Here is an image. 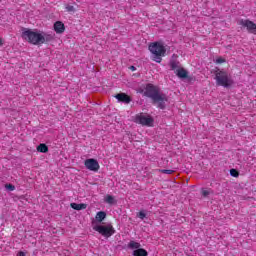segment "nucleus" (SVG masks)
<instances>
[{"label":"nucleus","mask_w":256,"mask_h":256,"mask_svg":"<svg viewBox=\"0 0 256 256\" xmlns=\"http://www.w3.org/2000/svg\"><path fill=\"white\" fill-rule=\"evenodd\" d=\"M146 97L152 99L154 104H158L159 109H165V103H167V95L159 92V87L153 84H147L145 90Z\"/></svg>","instance_id":"f257e3e1"},{"label":"nucleus","mask_w":256,"mask_h":256,"mask_svg":"<svg viewBox=\"0 0 256 256\" xmlns=\"http://www.w3.org/2000/svg\"><path fill=\"white\" fill-rule=\"evenodd\" d=\"M148 49L153 55L152 61H155L156 63H161V61H163V58L161 57H165V53H167V49L161 42L151 43Z\"/></svg>","instance_id":"f03ea898"},{"label":"nucleus","mask_w":256,"mask_h":256,"mask_svg":"<svg viewBox=\"0 0 256 256\" xmlns=\"http://www.w3.org/2000/svg\"><path fill=\"white\" fill-rule=\"evenodd\" d=\"M214 75V79L218 87H225L227 89L231 87V85H233V79L231 78V76H229V73H227L226 71L216 68Z\"/></svg>","instance_id":"7ed1b4c3"},{"label":"nucleus","mask_w":256,"mask_h":256,"mask_svg":"<svg viewBox=\"0 0 256 256\" xmlns=\"http://www.w3.org/2000/svg\"><path fill=\"white\" fill-rule=\"evenodd\" d=\"M41 36V33L30 29H26L22 32V38H24L25 41H28V43H31V45H41Z\"/></svg>","instance_id":"20e7f679"},{"label":"nucleus","mask_w":256,"mask_h":256,"mask_svg":"<svg viewBox=\"0 0 256 256\" xmlns=\"http://www.w3.org/2000/svg\"><path fill=\"white\" fill-rule=\"evenodd\" d=\"M93 230L97 231V233H99L100 235H102V237H105L106 239H109V237L115 235V228L111 224L107 226L96 225L93 226Z\"/></svg>","instance_id":"39448f33"},{"label":"nucleus","mask_w":256,"mask_h":256,"mask_svg":"<svg viewBox=\"0 0 256 256\" xmlns=\"http://www.w3.org/2000/svg\"><path fill=\"white\" fill-rule=\"evenodd\" d=\"M135 123H139V125L146 127H151L153 125V118L143 114H137L135 117Z\"/></svg>","instance_id":"423d86ee"},{"label":"nucleus","mask_w":256,"mask_h":256,"mask_svg":"<svg viewBox=\"0 0 256 256\" xmlns=\"http://www.w3.org/2000/svg\"><path fill=\"white\" fill-rule=\"evenodd\" d=\"M238 25H241L242 27H246L247 31H249V33H252L253 35H256V24L255 22L251 21V20H239L238 21Z\"/></svg>","instance_id":"0eeeda50"},{"label":"nucleus","mask_w":256,"mask_h":256,"mask_svg":"<svg viewBox=\"0 0 256 256\" xmlns=\"http://www.w3.org/2000/svg\"><path fill=\"white\" fill-rule=\"evenodd\" d=\"M84 165H85L86 169H88L89 171H94V172L99 171V168H100L99 162L93 158L85 160Z\"/></svg>","instance_id":"6e6552de"},{"label":"nucleus","mask_w":256,"mask_h":256,"mask_svg":"<svg viewBox=\"0 0 256 256\" xmlns=\"http://www.w3.org/2000/svg\"><path fill=\"white\" fill-rule=\"evenodd\" d=\"M115 99H117L120 103H125L126 105H129V103H131V96L127 95L126 93L116 94Z\"/></svg>","instance_id":"1a4fd4ad"},{"label":"nucleus","mask_w":256,"mask_h":256,"mask_svg":"<svg viewBox=\"0 0 256 256\" xmlns=\"http://www.w3.org/2000/svg\"><path fill=\"white\" fill-rule=\"evenodd\" d=\"M53 27L55 33H57L58 35H61V33H65V24H63V22L56 21Z\"/></svg>","instance_id":"9d476101"},{"label":"nucleus","mask_w":256,"mask_h":256,"mask_svg":"<svg viewBox=\"0 0 256 256\" xmlns=\"http://www.w3.org/2000/svg\"><path fill=\"white\" fill-rule=\"evenodd\" d=\"M41 38H42L41 45H43L45 43H50V41H53L55 39V34L44 33V34H42Z\"/></svg>","instance_id":"9b49d317"},{"label":"nucleus","mask_w":256,"mask_h":256,"mask_svg":"<svg viewBox=\"0 0 256 256\" xmlns=\"http://www.w3.org/2000/svg\"><path fill=\"white\" fill-rule=\"evenodd\" d=\"M174 73L179 79H187V77H189V72H187L185 68H178Z\"/></svg>","instance_id":"f8f14e48"},{"label":"nucleus","mask_w":256,"mask_h":256,"mask_svg":"<svg viewBox=\"0 0 256 256\" xmlns=\"http://www.w3.org/2000/svg\"><path fill=\"white\" fill-rule=\"evenodd\" d=\"M70 207L72 209H74L75 211H83V209H87V204H85V203H81V204L71 203Z\"/></svg>","instance_id":"ddd939ff"},{"label":"nucleus","mask_w":256,"mask_h":256,"mask_svg":"<svg viewBox=\"0 0 256 256\" xmlns=\"http://www.w3.org/2000/svg\"><path fill=\"white\" fill-rule=\"evenodd\" d=\"M107 217V213L104 211L97 212L95 219L98 221V223H103L105 221V218Z\"/></svg>","instance_id":"4468645a"},{"label":"nucleus","mask_w":256,"mask_h":256,"mask_svg":"<svg viewBox=\"0 0 256 256\" xmlns=\"http://www.w3.org/2000/svg\"><path fill=\"white\" fill-rule=\"evenodd\" d=\"M133 255L134 256H147L148 253H147V250H145L143 248H139V249L133 251Z\"/></svg>","instance_id":"2eb2a0df"},{"label":"nucleus","mask_w":256,"mask_h":256,"mask_svg":"<svg viewBox=\"0 0 256 256\" xmlns=\"http://www.w3.org/2000/svg\"><path fill=\"white\" fill-rule=\"evenodd\" d=\"M37 151L39 153H48L49 147H47L46 144H40V145L37 146Z\"/></svg>","instance_id":"dca6fc26"},{"label":"nucleus","mask_w":256,"mask_h":256,"mask_svg":"<svg viewBox=\"0 0 256 256\" xmlns=\"http://www.w3.org/2000/svg\"><path fill=\"white\" fill-rule=\"evenodd\" d=\"M170 69H171V71H174V73H175V71H176L177 69H180V68H179V62L176 61V60H171V61H170Z\"/></svg>","instance_id":"f3484780"},{"label":"nucleus","mask_w":256,"mask_h":256,"mask_svg":"<svg viewBox=\"0 0 256 256\" xmlns=\"http://www.w3.org/2000/svg\"><path fill=\"white\" fill-rule=\"evenodd\" d=\"M128 247L130 249H140L141 247V244L139 242H135V241H130L129 244H128Z\"/></svg>","instance_id":"a211bd4d"},{"label":"nucleus","mask_w":256,"mask_h":256,"mask_svg":"<svg viewBox=\"0 0 256 256\" xmlns=\"http://www.w3.org/2000/svg\"><path fill=\"white\" fill-rule=\"evenodd\" d=\"M105 202L108 203L109 205H113V203H115V198L111 195H107L105 197Z\"/></svg>","instance_id":"6ab92c4d"},{"label":"nucleus","mask_w":256,"mask_h":256,"mask_svg":"<svg viewBox=\"0 0 256 256\" xmlns=\"http://www.w3.org/2000/svg\"><path fill=\"white\" fill-rule=\"evenodd\" d=\"M159 173H164L166 175H173L175 173V170H169V169H160Z\"/></svg>","instance_id":"aec40b11"},{"label":"nucleus","mask_w":256,"mask_h":256,"mask_svg":"<svg viewBox=\"0 0 256 256\" xmlns=\"http://www.w3.org/2000/svg\"><path fill=\"white\" fill-rule=\"evenodd\" d=\"M230 175L232 177H239V171L235 170V169H231L230 170Z\"/></svg>","instance_id":"412c9836"},{"label":"nucleus","mask_w":256,"mask_h":256,"mask_svg":"<svg viewBox=\"0 0 256 256\" xmlns=\"http://www.w3.org/2000/svg\"><path fill=\"white\" fill-rule=\"evenodd\" d=\"M66 11H68V13H74L75 7L71 5H66Z\"/></svg>","instance_id":"4be33fe9"},{"label":"nucleus","mask_w":256,"mask_h":256,"mask_svg":"<svg viewBox=\"0 0 256 256\" xmlns=\"http://www.w3.org/2000/svg\"><path fill=\"white\" fill-rule=\"evenodd\" d=\"M137 217L139 218V219H145V217H147V214H145V212H143V211H140L139 213H138V215H137Z\"/></svg>","instance_id":"5701e85b"},{"label":"nucleus","mask_w":256,"mask_h":256,"mask_svg":"<svg viewBox=\"0 0 256 256\" xmlns=\"http://www.w3.org/2000/svg\"><path fill=\"white\" fill-rule=\"evenodd\" d=\"M5 187L8 189V191H15V185L13 184H6Z\"/></svg>","instance_id":"b1692460"},{"label":"nucleus","mask_w":256,"mask_h":256,"mask_svg":"<svg viewBox=\"0 0 256 256\" xmlns=\"http://www.w3.org/2000/svg\"><path fill=\"white\" fill-rule=\"evenodd\" d=\"M225 59L224 58H222V57H218L217 59H216V63L218 64V65H221V63H225Z\"/></svg>","instance_id":"393cba45"},{"label":"nucleus","mask_w":256,"mask_h":256,"mask_svg":"<svg viewBox=\"0 0 256 256\" xmlns=\"http://www.w3.org/2000/svg\"><path fill=\"white\" fill-rule=\"evenodd\" d=\"M201 193H202L203 197H208V195H209V191L205 190V189H202Z\"/></svg>","instance_id":"a878e982"},{"label":"nucleus","mask_w":256,"mask_h":256,"mask_svg":"<svg viewBox=\"0 0 256 256\" xmlns=\"http://www.w3.org/2000/svg\"><path fill=\"white\" fill-rule=\"evenodd\" d=\"M16 256H25V252L19 251Z\"/></svg>","instance_id":"bb28decb"},{"label":"nucleus","mask_w":256,"mask_h":256,"mask_svg":"<svg viewBox=\"0 0 256 256\" xmlns=\"http://www.w3.org/2000/svg\"><path fill=\"white\" fill-rule=\"evenodd\" d=\"M130 70L131 71H137V68H135V66H130Z\"/></svg>","instance_id":"cd10ccee"},{"label":"nucleus","mask_w":256,"mask_h":256,"mask_svg":"<svg viewBox=\"0 0 256 256\" xmlns=\"http://www.w3.org/2000/svg\"><path fill=\"white\" fill-rule=\"evenodd\" d=\"M3 46V40L0 39V47Z\"/></svg>","instance_id":"c85d7f7f"}]
</instances>
